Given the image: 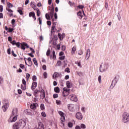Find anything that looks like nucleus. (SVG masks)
Listing matches in <instances>:
<instances>
[{
    "mask_svg": "<svg viewBox=\"0 0 129 129\" xmlns=\"http://www.w3.org/2000/svg\"><path fill=\"white\" fill-rule=\"evenodd\" d=\"M129 121L128 113L124 112L122 114V122L123 123H127Z\"/></svg>",
    "mask_w": 129,
    "mask_h": 129,
    "instance_id": "obj_1",
    "label": "nucleus"
},
{
    "mask_svg": "<svg viewBox=\"0 0 129 129\" xmlns=\"http://www.w3.org/2000/svg\"><path fill=\"white\" fill-rule=\"evenodd\" d=\"M108 68V64L106 63H102L100 66V71L101 72H105Z\"/></svg>",
    "mask_w": 129,
    "mask_h": 129,
    "instance_id": "obj_2",
    "label": "nucleus"
},
{
    "mask_svg": "<svg viewBox=\"0 0 129 129\" xmlns=\"http://www.w3.org/2000/svg\"><path fill=\"white\" fill-rule=\"evenodd\" d=\"M69 91L70 90L69 89H67L66 88H63V91L62 92V96L66 97L69 95Z\"/></svg>",
    "mask_w": 129,
    "mask_h": 129,
    "instance_id": "obj_3",
    "label": "nucleus"
},
{
    "mask_svg": "<svg viewBox=\"0 0 129 129\" xmlns=\"http://www.w3.org/2000/svg\"><path fill=\"white\" fill-rule=\"evenodd\" d=\"M69 98H70V100L72 101L76 102L78 100L77 97L75 95H70L69 96Z\"/></svg>",
    "mask_w": 129,
    "mask_h": 129,
    "instance_id": "obj_4",
    "label": "nucleus"
},
{
    "mask_svg": "<svg viewBox=\"0 0 129 129\" xmlns=\"http://www.w3.org/2000/svg\"><path fill=\"white\" fill-rule=\"evenodd\" d=\"M24 60H25L26 65H28V66H29V67H31V66L33 65V62H32V59L31 58V57H28L27 58L28 64L27 63V61H26V58H24Z\"/></svg>",
    "mask_w": 129,
    "mask_h": 129,
    "instance_id": "obj_5",
    "label": "nucleus"
},
{
    "mask_svg": "<svg viewBox=\"0 0 129 129\" xmlns=\"http://www.w3.org/2000/svg\"><path fill=\"white\" fill-rule=\"evenodd\" d=\"M18 123H19V125L22 128H24V127L26 126V121H25L24 120H20L18 122Z\"/></svg>",
    "mask_w": 129,
    "mask_h": 129,
    "instance_id": "obj_6",
    "label": "nucleus"
},
{
    "mask_svg": "<svg viewBox=\"0 0 129 129\" xmlns=\"http://www.w3.org/2000/svg\"><path fill=\"white\" fill-rule=\"evenodd\" d=\"M68 108L70 110V111H74V104H70L68 105Z\"/></svg>",
    "mask_w": 129,
    "mask_h": 129,
    "instance_id": "obj_7",
    "label": "nucleus"
},
{
    "mask_svg": "<svg viewBox=\"0 0 129 129\" xmlns=\"http://www.w3.org/2000/svg\"><path fill=\"white\" fill-rule=\"evenodd\" d=\"M18 119V116H12L10 117V121L11 122H15Z\"/></svg>",
    "mask_w": 129,
    "mask_h": 129,
    "instance_id": "obj_8",
    "label": "nucleus"
},
{
    "mask_svg": "<svg viewBox=\"0 0 129 129\" xmlns=\"http://www.w3.org/2000/svg\"><path fill=\"white\" fill-rule=\"evenodd\" d=\"M25 47H26L27 48H29V45H28V44H27L25 42H23L22 43H21V49L22 50H25L26 48Z\"/></svg>",
    "mask_w": 129,
    "mask_h": 129,
    "instance_id": "obj_9",
    "label": "nucleus"
},
{
    "mask_svg": "<svg viewBox=\"0 0 129 129\" xmlns=\"http://www.w3.org/2000/svg\"><path fill=\"white\" fill-rule=\"evenodd\" d=\"M12 116H18V109L17 108H13L12 110Z\"/></svg>",
    "mask_w": 129,
    "mask_h": 129,
    "instance_id": "obj_10",
    "label": "nucleus"
},
{
    "mask_svg": "<svg viewBox=\"0 0 129 129\" xmlns=\"http://www.w3.org/2000/svg\"><path fill=\"white\" fill-rule=\"evenodd\" d=\"M20 124L19 122H16L15 124H13V129H19L20 128Z\"/></svg>",
    "mask_w": 129,
    "mask_h": 129,
    "instance_id": "obj_11",
    "label": "nucleus"
},
{
    "mask_svg": "<svg viewBox=\"0 0 129 129\" xmlns=\"http://www.w3.org/2000/svg\"><path fill=\"white\" fill-rule=\"evenodd\" d=\"M26 112L28 115H34V113H35L34 110H26Z\"/></svg>",
    "mask_w": 129,
    "mask_h": 129,
    "instance_id": "obj_12",
    "label": "nucleus"
},
{
    "mask_svg": "<svg viewBox=\"0 0 129 129\" xmlns=\"http://www.w3.org/2000/svg\"><path fill=\"white\" fill-rule=\"evenodd\" d=\"M9 108V104L6 103L5 105L2 107V109L3 111L6 112L7 111V109Z\"/></svg>",
    "mask_w": 129,
    "mask_h": 129,
    "instance_id": "obj_13",
    "label": "nucleus"
},
{
    "mask_svg": "<svg viewBox=\"0 0 129 129\" xmlns=\"http://www.w3.org/2000/svg\"><path fill=\"white\" fill-rule=\"evenodd\" d=\"M40 98H41L42 99H44V98H45V91L42 89L40 91Z\"/></svg>",
    "mask_w": 129,
    "mask_h": 129,
    "instance_id": "obj_14",
    "label": "nucleus"
},
{
    "mask_svg": "<svg viewBox=\"0 0 129 129\" xmlns=\"http://www.w3.org/2000/svg\"><path fill=\"white\" fill-rule=\"evenodd\" d=\"M76 116V118H78V119H82L83 117L82 116V114L80 112L77 113Z\"/></svg>",
    "mask_w": 129,
    "mask_h": 129,
    "instance_id": "obj_15",
    "label": "nucleus"
},
{
    "mask_svg": "<svg viewBox=\"0 0 129 129\" xmlns=\"http://www.w3.org/2000/svg\"><path fill=\"white\" fill-rule=\"evenodd\" d=\"M37 125L39 129H44V124L41 122H39Z\"/></svg>",
    "mask_w": 129,
    "mask_h": 129,
    "instance_id": "obj_16",
    "label": "nucleus"
},
{
    "mask_svg": "<svg viewBox=\"0 0 129 129\" xmlns=\"http://www.w3.org/2000/svg\"><path fill=\"white\" fill-rule=\"evenodd\" d=\"M90 57V49H88L86 52V58H87V59H89Z\"/></svg>",
    "mask_w": 129,
    "mask_h": 129,
    "instance_id": "obj_17",
    "label": "nucleus"
},
{
    "mask_svg": "<svg viewBox=\"0 0 129 129\" xmlns=\"http://www.w3.org/2000/svg\"><path fill=\"white\" fill-rule=\"evenodd\" d=\"M30 108H31V109H33L34 110H35V109H37V106H36V104H31L30 105Z\"/></svg>",
    "mask_w": 129,
    "mask_h": 129,
    "instance_id": "obj_18",
    "label": "nucleus"
},
{
    "mask_svg": "<svg viewBox=\"0 0 129 129\" xmlns=\"http://www.w3.org/2000/svg\"><path fill=\"white\" fill-rule=\"evenodd\" d=\"M37 84L36 82H33L32 84L31 88H32V89H35L36 87H37Z\"/></svg>",
    "mask_w": 129,
    "mask_h": 129,
    "instance_id": "obj_19",
    "label": "nucleus"
},
{
    "mask_svg": "<svg viewBox=\"0 0 129 129\" xmlns=\"http://www.w3.org/2000/svg\"><path fill=\"white\" fill-rule=\"evenodd\" d=\"M59 76V74L57 72H55L53 74V75L52 76L53 79H55V78H57Z\"/></svg>",
    "mask_w": 129,
    "mask_h": 129,
    "instance_id": "obj_20",
    "label": "nucleus"
},
{
    "mask_svg": "<svg viewBox=\"0 0 129 129\" xmlns=\"http://www.w3.org/2000/svg\"><path fill=\"white\" fill-rule=\"evenodd\" d=\"M76 51V46H74L72 49V55H74V54H75Z\"/></svg>",
    "mask_w": 129,
    "mask_h": 129,
    "instance_id": "obj_21",
    "label": "nucleus"
},
{
    "mask_svg": "<svg viewBox=\"0 0 129 129\" xmlns=\"http://www.w3.org/2000/svg\"><path fill=\"white\" fill-rule=\"evenodd\" d=\"M66 85L68 88H71V83L69 81L66 82Z\"/></svg>",
    "mask_w": 129,
    "mask_h": 129,
    "instance_id": "obj_22",
    "label": "nucleus"
},
{
    "mask_svg": "<svg viewBox=\"0 0 129 129\" xmlns=\"http://www.w3.org/2000/svg\"><path fill=\"white\" fill-rule=\"evenodd\" d=\"M78 17H79V19H82V12L81 11H79L77 14Z\"/></svg>",
    "mask_w": 129,
    "mask_h": 129,
    "instance_id": "obj_23",
    "label": "nucleus"
},
{
    "mask_svg": "<svg viewBox=\"0 0 129 129\" xmlns=\"http://www.w3.org/2000/svg\"><path fill=\"white\" fill-rule=\"evenodd\" d=\"M54 90L55 92H56V93H59V92H60V89L58 87L54 88Z\"/></svg>",
    "mask_w": 129,
    "mask_h": 129,
    "instance_id": "obj_24",
    "label": "nucleus"
},
{
    "mask_svg": "<svg viewBox=\"0 0 129 129\" xmlns=\"http://www.w3.org/2000/svg\"><path fill=\"white\" fill-rule=\"evenodd\" d=\"M41 91L38 90H35L34 91V95L35 96H37V94H38V93H40Z\"/></svg>",
    "mask_w": 129,
    "mask_h": 129,
    "instance_id": "obj_25",
    "label": "nucleus"
},
{
    "mask_svg": "<svg viewBox=\"0 0 129 129\" xmlns=\"http://www.w3.org/2000/svg\"><path fill=\"white\" fill-rule=\"evenodd\" d=\"M7 7H8V9H11V8H13V4H12L8 2L7 3Z\"/></svg>",
    "mask_w": 129,
    "mask_h": 129,
    "instance_id": "obj_26",
    "label": "nucleus"
},
{
    "mask_svg": "<svg viewBox=\"0 0 129 129\" xmlns=\"http://www.w3.org/2000/svg\"><path fill=\"white\" fill-rule=\"evenodd\" d=\"M31 8H32L34 10H37L36 6H35V5L33 4V2L31 3Z\"/></svg>",
    "mask_w": 129,
    "mask_h": 129,
    "instance_id": "obj_27",
    "label": "nucleus"
},
{
    "mask_svg": "<svg viewBox=\"0 0 129 129\" xmlns=\"http://www.w3.org/2000/svg\"><path fill=\"white\" fill-rule=\"evenodd\" d=\"M29 17H34L35 16V13L34 12H30L29 14Z\"/></svg>",
    "mask_w": 129,
    "mask_h": 129,
    "instance_id": "obj_28",
    "label": "nucleus"
},
{
    "mask_svg": "<svg viewBox=\"0 0 129 129\" xmlns=\"http://www.w3.org/2000/svg\"><path fill=\"white\" fill-rule=\"evenodd\" d=\"M33 63L35 64L36 66L38 65V62H37V59L36 58H34L33 59Z\"/></svg>",
    "mask_w": 129,
    "mask_h": 129,
    "instance_id": "obj_29",
    "label": "nucleus"
},
{
    "mask_svg": "<svg viewBox=\"0 0 129 129\" xmlns=\"http://www.w3.org/2000/svg\"><path fill=\"white\" fill-rule=\"evenodd\" d=\"M43 77L45 79H46L48 77V74L47 72L43 73Z\"/></svg>",
    "mask_w": 129,
    "mask_h": 129,
    "instance_id": "obj_30",
    "label": "nucleus"
},
{
    "mask_svg": "<svg viewBox=\"0 0 129 129\" xmlns=\"http://www.w3.org/2000/svg\"><path fill=\"white\" fill-rule=\"evenodd\" d=\"M80 127L81 128H83V129L86 128V125H85V124H84V123H82L80 125Z\"/></svg>",
    "mask_w": 129,
    "mask_h": 129,
    "instance_id": "obj_31",
    "label": "nucleus"
},
{
    "mask_svg": "<svg viewBox=\"0 0 129 129\" xmlns=\"http://www.w3.org/2000/svg\"><path fill=\"white\" fill-rule=\"evenodd\" d=\"M61 65H62V62H61V61H57V62L56 64V66H61Z\"/></svg>",
    "mask_w": 129,
    "mask_h": 129,
    "instance_id": "obj_32",
    "label": "nucleus"
},
{
    "mask_svg": "<svg viewBox=\"0 0 129 129\" xmlns=\"http://www.w3.org/2000/svg\"><path fill=\"white\" fill-rule=\"evenodd\" d=\"M56 104H57V105H60V104H61L62 102L60 100H56Z\"/></svg>",
    "mask_w": 129,
    "mask_h": 129,
    "instance_id": "obj_33",
    "label": "nucleus"
},
{
    "mask_svg": "<svg viewBox=\"0 0 129 129\" xmlns=\"http://www.w3.org/2000/svg\"><path fill=\"white\" fill-rule=\"evenodd\" d=\"M36 11L37 16L39 17L40 15H41V12H40V10L38 9H36Z\"/></svg>",
    "mask_w": 129,
    "mask_h": 129,
    "instance_id": "obj_34",
    "label": "nucleus"
},
{
    "mask_svg": "<svg viewBox=\"0 0 129 129\" xmlns=\"http://www.w3.org/2000/svg\"><path fill=\"white\" fill-rule=\"evenodd\" d=\"M40 108L41 110H44V109H45V106L44 105V104H41L40 105Z\"/></svg>",
    "mask_w": 129,
    "mask_h": 129,
    "instance_id": "obj_35",
    "label": "nucleus"
},
{
    "mask_svg": "<svg viewBox=\"0 0 129 129\" xmlns=\"http://www.w3.org/2000/svg\"><path fill=\"white\" fill-rule=\"evenodd\" d=\"M21 87L23 90H26V85H21Z\"/></svg>",
    "mask_w": 129,
    "mask_h": 129,
    "instance_id": "obj_36",
    "label": "nucleus"
},
{
    "mask_svg": "<svg viewBox=\"0 0 129 129\" xmlns=\"http://www.w3.org/2000/svg\"><path fill=\"white\" fill-rule=\"evenodd\" d=\"M53 59L55 60L56 59V54H55V51H52Z\"/></svg>",
    "mask_w": 129,
    "mask_h": 129,
    "instance_id": "obj_37",
    "label": "nucleus"
},
{
    "mask_svg": "<svg viewBox=\"0 0 129 129\" xmlns=\"http://www.w3.org/2000/svg\"><path fill=\"white\" fill-rule=\"evenodd\" d=\"M68 126L69 127H72V126H73V123L71 122H69Z\"/></svg>",
    "mask_w": 129,
    "mask_h": 129,
    "instance_id": "obj_38",
    "label": "nucleus"
},
{
    "mask_svg": "<svg viewBox=\"0 0 129 129\" xmlns=\"http://www.w3.org/2000/svg\"><path fill=\"white\" fill-rule=\"evenodd\" d=\"M6 10L8 11V12H9V13H14V11L10 9V8H7Z\"/></svg>",
    "mask_w": 129,
    "mask_h": 129,
    "instance_id": "obj_39",
    "label": "nucleus"
},
{
    "mask_svg": "<svg viewBox=\"0 0 129 129\" xmlns=\"http://www.w3.org/2000/svg\"><path fill=\"white\" fill-rule=\"evenodd\" d=\"M45 17L47 20H50V16L48 14H46Z\"/></svg>",
    "mask_w": 129,
    "mask_h": 129,
    "instance_id": "obj_40",
    "label": "nucleus"
},
{
    "mask_svg": "<svg viewBox=\"0 0 129 129\" xmlns=\"http://www.w3.org/2000/svg\"><path fill=\"white\" fill-rule=\"evenodd\" d=\"M65 72H67L68 73H70V69L69 68H67L65 69Z\"/></svg>",
    "mask_w": 129,
    "mask_h": 129,
    "instance_id": "obj_41",
    "label": "nucleus"
},
{
    "mask_svg": "<svg viewBox=\"0 0 129 129\" xmlns=\"http://www.w3.org/2000/svg\"><path fill=\"white\" fill-rule=\"evenodd\" d=\"M58 113L60 116H64V113L62 111H58Z\"/></svg>",
    "mask_w": 129,
    "mask_h": 129,
    "instance_id": "obj_42",
    "label": "nucleus"
},
{
    "mask_svg": "<svg viewBox=\"0 0 129 129\" xmlns=\"http://www.w3.org/2000/svg\"><path fill=\"white\" fill-rule=\"evenodd\" d=\"M32 80L33 81H36L37 80V77L36 76H33L32 77Z\"/></svg>",
    "mask_w": 129,
    "mask_h": 129,
    "instance_id": "obj_43",
    "label": "nucleus"
},
{
    "mask_svg": "<svg viewBox=\"0 0 129 129\" xmlns=\"http://www.w3.org/2000/svg\"><path fill=\"white\" fill-rule=\"evenodd\" d=\"M60 120H61L62 122L65 120V117L64 116H61L60 117Z\"/></svg>",
    "mask_w": 129,
    "mask_h": 129,
    "instance_id": "obj_44",
    "label": "nucleus"
},
{
    "mask_svg": "<svg viewBox=\"0 0 129 129\" xmlns=\"http://www.w3.org/2000/svg\"><path fill=\"white\" fill-rule=\"evenodd\" d=\"M41 115L43 117H46V113H45V112H42L41 113Z\"/></svg>",
    "mask_w": 129,
    "mask_h": 129,
    "instance_id": "obj_45",
    "label": "nucleus"
},
{
    "mask_svg": "<svg viewBox=\"0 0 129 129\" xmlns=\"http://www.w3.org/2000/svg\"><path fill=\"white\" fill-rule=\"evenodd\" d=\"M46 55L50 56V49H48L46 52Z\"/></svg>",
    "mask_w": 129,
    "mask_h": 129,
    "instance_id": "obj_46",
    "label": "nucleus"
},
{
    "mask_svg": "<svg viewBox=\"0 0 129 129\" xmlns=\"http://www.w3.org/2000/svg\"><path fill=\"white\" fill-rule=\"evenodd\" d=\"M38 21H39V24L42 25V19H41V17H39Z\"/></svg>",
    "mask_w": 129,
    "mask_h": 129,
    "instance_id": "obj_47",
    "label": "nucleus"
},
{
    "mask_svg": "<svg viewBox=\"0 0 129 129\" xmlns=\"http://www.w3.org/2000/svg\"><path fill=\"white\" fill-rule=\"evenodd\" d=\"M42 69L43 70H47V67L46 66V65L44 64L42 66Z\"/></svg>",
    "mask_w": 129,
    "mask_h": 129,
    "instance_id": "obj_48",
    "label": "nucleus"
},
{
    "mask_svg": "<svg viewBox=\"0 0 129 129\" xmlns=\"http://www.w3.org/2000/svg\"><path fill=\"white\" fill-rule=\"evenodd\" d=\"M22 83L23 85H26V84H27V82H26V80H25V79H24L22 80Z\"/></svg>",
    "mask_w": 129,
    "mask_h": 129,
    "instance_id": "obj_49",
    "label": "nucleus"
},
{
    "mask_svg": "<svg viewBox=\"0 0 129 129\" xmlns=\"http://www.w3.org/2000/svg\"><path fill=\"white\" fill-rule=\"evenodd\" d=\"M17 11L19 13L20 15H23V11L22 10H18Z\"/></svg>",
    "mask_w": 129,
    "mask_h": 129,
    "instance_id": "obj_50",
    "label": "nucleus"
},
{
    "mask_svg": "<svg viewBox=\"0 0 129 129\" xmlns=\"http://www.w3.org/2000/svg\"><path fill=\"white\" fill-rule=\"evenodd\" d=\"M61 49L62 51H65V50H66V47L64 45H62L61 46Z\"/></svg>",
    "mask_w": 129,
    "mask_h": 129,
    "instance_id": "obj_51",
    "label": "nucleus"
},
{
    "mask_svg": "<svg viewBox=\"0 0 129 129\" xmlns=\"http://www.w3.org/2000/svg\"><path fill=\"white\" fill-rule=\"evenodd\" d=\"M98 80L99 83H100L101 81V76H99Z\"/></svg>",
    "mask_w": 129,
    "mask_h": 129,
    "instance_id": "obj_52",
    "label": "nucleus"
},
{
    "mask_svg": "<svg viewBox=\"0 0 129 129\" xmlns=\"http://www.w3.org/2000/svg\"><path fill=\"white\" fill-rule=\"evenodd\" d=\"M20 68H21L22 69H24V68H25V65L23 64H20Z\"/></svg>",
    "mask_w": 129,
    "mask_h": 129,
    "instance_id": "obj_53",
    "label": "nucleus"
},
{
    "mask_svg": "<svg viewBox=\"0 0 129 129\" xmlns=\"http://www.w3.org/2000/svg\"><path fill=\"white\" fill-rule=\"evenodd\" d=\"M13 31H14V28H9V33H12V32H13Z\"/></svg>",
    "mask_w": 129,
    "mask_h": 129,
    "instance_id": "obj_54",
    "label": "nucleus"
},
{
    "mask_svg": "<svg viewBox=\"0 0 129 129\" xmlns=\"http://www.w3.org/2000/svg\"><path fill=\"white\" fill-rule=\"evenodd\" d=\"M12 54L13 56H14V57H17V54L15 53V52L14 51V50H12Z\"/></svg>",
    "mask_w": 129,
    "mask_h": 129,
    "instance_id": "obj_55",
    "label": "nucleus"
},
{
    "mask_svg": "<svg viewBox=\"0 0 129 129\" xmlns=\"http://www.w3.org/2000/svg\"><path fill=\"white\" fill-rule=\"evenodd\" d=\"M4 10V7L3 6H0V12L2 13Z\"/></svg>",
    "mask_w": 129,
    "mask_h": 129,
    "instance_id": "obj_56",
    "label": "nucleus"
},
{
    "mask_svg": "<svg viewBox=\"0 0 129 129\" xmlns=\"http://www.w3.org/2000/svg\"><path fill=\"white\" fill-rule=\"evenodd\" d=\"M26 78L27 80H29V79L30 78V75L29 74H26Z\"/></svg>",
    "mask_w": 129,
    "mask_h": 129,
    "instance_id": "obj_57",
    "label": "nucleus"
},
{
    "mask_svg": "<svg viewBox=\"0 0 129 129\" xmlns=\"http://www.w3.org/2000/svg\"><path fill=\"white\" fill-rule=\"evenodd\" d=\"M15 45L18 47V48H20V42H16V43H15Z\"/></svg>",
    "mask_w": 129,
    "mask_h": 129,
    "instance_id": "obj_58",
    "label": "nucleus"
},
{
    "mask_svg": "<svg viewBox=\"0 0 129 129\" xmlns=\"http://www.w3.org/2000/svg\"><path fill=\"white\" fill-rule=\"evenodd\" d=\"M59 59L61 60H64V59H65V56H62L59 57Z\"/></svg>",
    "mask_w": 129,
    "mask_h": 129,
    "instance_id": "obj_59",
    "label": "nucleus"
},
{
    "mask_svg": "<svg viewBox=\"0 0 129 129\" xmlns=\"http://www.w3.org/2000/svg\"><path fill=\"white\" fill-rule=\"evenodd\" d=\"M47 24L48 26H51V25L52 24V23H51V21H48L47 22Z\"/></svg>",
    "mask_w": 129,
    "mask_h": 129,
    "instance_id": "obj_60",
    "label": "nucleus"
},
{
    "mask_svg": "<svg viewBox=\"0 0 129 129\" xmlns=\"http://www.w3.org/2000/svg\"><path fill=\"white\" fill-rule=\"evenodd\" d=\"M58 97V94H53V98H57Z\"/></svg>",
    "mask_w": 129,
    "mask_h": 129,
    "instance_id": "obj_61",
    "label": "nucleus"
},
{
    "mask_svg": "<svg viewBox=\"0 0 129 129\" xmlns=\"http://www.w3.org/2000/svg\"><path fill=\"white\" fill-rule=\"evenodd\" d=\"M7 53H8V54H9V55H10L11 54V48H9L7 50Z\"/></svg>",
    "mask_w": 129,
    "mask_h": 129,
    "instance_id": "obj_62",
    "label": "nucleus"
},
{
    "mask_svg": "<svg viewBox=\"0 0 129 129\" xmlns=\"http://www.w3.org/2000/svg\"><path fill=\"white\" fill-rule=\"evenodd\" d=\"M78 55H82L83 54V51L82 50H80V52H78Z\"/></svg>",
    "mask_w": 129,
    "mask_h": 129,
    "instance_id": "obj_63",
    "label": "nucleus"
},
{
    "mask_svg": "<svg viewBox=\"0 0 129 129\" xmlns=\"http://www.w3.org/2000/svg\"><path fill=\"white\" fill-rule=\"evenodd\" d=\"M76 129H81V127H80V126H76L75 127Z\"/></svg>",
    "mask_w": 129,
    "mask_h": 129,
    "instance_id": "obj_64",
    "label": "nucleus"
}]
</instances>
